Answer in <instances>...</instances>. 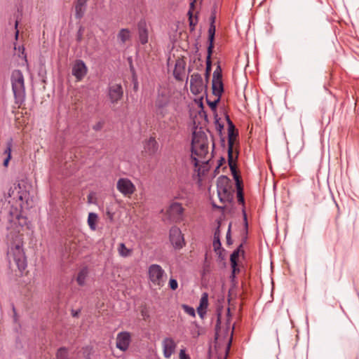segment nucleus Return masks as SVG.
Segmentation results:
<instances>
[{
    "instance_id": "obj_1",
    "label": "nucleus",
    "mask_w": 359,
    "mask_h": 359,
    "mask_svg": "<svg viewBox=\"0 0 359 359\" xmlns=\"http://www.w3.org/2000/svg\"><path fill=\"white\" fill-rule=\"evenodd\" d=\"M27 196V193L26 191H22L21 189V187L20 184H14L13 187H11L8 192V196L6 197V201H7V207L11 205V210H9V217L8 220L11 223H13L16 224L17 222L20 226H22L26 224V218L22 217L18 212V210L17 208H13L14 203L18 205L19 202V205L22 206V203L24 200H25Z\"/></svg>"
},
{
    "instance_id": "obj_2",
    "label": "nucleus",
    "mask_w": 359,
    "mask_h": 359,
    "mask_svg": "<svg viewBox=\"0 0 359 359\" xmlns=\"http://www.w3.org/2000/svg\"><path fill=\"white\" fill-rule=\"evenodd\" d=\"M208 153V144L204 133H193L191 141V159L195 166L199 163L196 156L200 158H205Z\"/></svg>"
},
{
    "instance_id": "obj_3",
    "label": "nucleus",
    "mask_w": 359,
    "mask_h": 359,
    "mask_svg": "<svg viewBox=\"0 0 359 359\" xmlns=\"http://www.w3.org/2000/svg\"><path fill=\"white\" fill-rule=\"evenodd\" d=\"M9 253L13 256L18 269L23 271L27 267V259L22 248V240L21 236L16 234L15 240L11 242Z\"/></svg>"
},
{
    "instance_id": "obj_4",
    "label": "nucleus",
    "mask_w": 359,
    "mask_h": 359,
    "mask_svg": "<svg viewBox=\"0 0 359 359\" xmlns=\"http://www.w3.org/2000/svg\"><path fill=\"white\" fill-rule=\"evenodd\" d=\"M11 81L15 103L21 104L25 100V79L22 72L19 69L13 71Z\"/></svg>"
},
{
    "instance_id": "obj_5",
    "label": "nucleus",
    "mask_w": 359,
    "mask_h": 359,
    "mask_svg": "<svg viewBox=\"0 0 359 359\" xmlns=\"http://www.w3.org/2000/svg\"><path fill=\"white\" fill-rule=\"evenodd\" d=\"M149 280L154 285L161 287L164 285L166 274L163 268L156 264L149 266L148 269Z\"/></svg>"
},
{
    "instance_id": "obj_6",
    "label": "nucleus",
    "mask_w": 359,
    "mask_h": 359,
    "mask_svg": "<svg viewBox=\"0 0 359 359\" xmlns=\"http://www.w3.org/2000/svg\"><path fill=\"white\" fill-rule=\"evenodd\" d=\"M217 193L220 201L229 200L232 197L231 192V182L226 176L221 175L218 177L217 182Z\"/></svg>"
},
{
    "instance_id": "obj_7",
    "label": "nucleus",
    "mask_w": 359,
    "mask_h": 359,
    "mask_svg": "<svg viewBox=\"0 0 359 359\" xmlns=\"http://www.w3.org/2000/svg\"><path fill=\"white\" fill-rule=\"evenodd\" d=\"M170 97L165 93H159L155 101V112L157 116L163 118L168 114Z\"/></svg>"
},
{
    "instance_id": "obj_8",
    "label": "nucleus",
    "mask_w": 359,
    "mask_h": 359,
    "mask_svg": "<svg viewBox=\"0 0 359 359\" xmlns=\"http://www.w3.org/2000/svg\"><path fill=\"white\" fill-rule=\"evenodd\" d=\"M116 188L125 196H130L135 191V186L128 178H120L116 183Z\"/></svg>"
},
{
    "instance_id": "obj_9",
    "label": "nucleus",
    "mask_w": 359,
    "mask_h": 359,
    "mask_svg": "<svg viewBox=\"0 0 359 359\" xmlns=\"http://www.w3.org/2000/svg\"><path fill=\"white\" fill-rule=\"evenodd\" d=\"M123 96V90L121 84H110L108 87V97L111 104L118 103Z\"/></svg>"
},
{
    "instance_id": "obj_10",
    "label": "nucleus",
    "mask_w": 359,
    "mask_h": 359,
    "mask_svg": "<svg viewBox=\"0 0 359 359\" xmlns=\"http://www.w3.org/2000/svg\"><path fill=\"white\" fill-rule=\"evenodd\" d=\"M170 241L176 249H180L184 246V239L178 227L172 226L170 229Z\"/></svg>"
},
{
    "instance_id": "obj_11",
    "label": "nucleus",
    "mask_w": 359,
    "mask_h": 359,
    "mask_svg": "<svg viewBox=\"0 0 359 359\" xmlns=\"http://www.w3.org/2000/svg\"><path fill=\"white\" fill-rule=\"evenodd\" d=\"M72 75L77 81H81L88 72V68L81 60H76L72 66Z\"/></svg>"
},
{
    "instance_id": "obj_12",
    "label": "nucleus",
    "mask_w": 359,
    "mask_h": 359,
    "mask_svg": "<svg viewBox=\"0 0 359 359\" xmlns=\"http://www.w3.org/2000/svg\"><path fill=\"white\" fill-rule=\"evenodd\" d=\"M190 88L191 91L195 95L202 93L204 84L202 76L198 73H194L191 76Z\"/></svg>"
},
{
    "instance_id": "obj_13",
    "label": "nucleus",
    "mask_w": 359,
    "mask_h": 359,
    "mask_svg": "<svg viewBox=\"0 0 359 359\" xmlns=\"http://www.w3.org/2000/svg\"><path fill=\"white\" fill-rule=\"evenodd\" d=\"M131 341L130 334L128 332H121L116 337V347L121 351H126Z\"/></svg>"
},
{
    "instance_id": "obj_14",
    "label": "nucleus",
    "mask_w": 359,
    "mask_h": 359,
    "mask_svg": "<svg viewBox=\"0 0 359 359\" xmlns=\"http://www.w3.org/2000/svg\"><path fill=\"white\" fill-rule=\"evenodd\" d=\"M162 346L163 356L168 359L174 353L177 345L172 338L166 337L162 341Z\"/></svg>"
},
{
    "instance_id": "obj_15",
    "label": "nucleus",
    "mask_w": 359,
    "mask_h": 359,
    "mask_svg": "<svg viewBox=\"0 0 359 359\" xmlns=\"http://www.w3.org/2000/svg\"><path fill=\"white\" fill-rule=\"evenodd\" d=\"M184 209L180 203L174 202L170 204L168 210L169 216L174 220L182 219Z\"/></svg>"
},
{
    "instance_id": "obj_16",
    "label": "nucleus",
    "mask_w": 359,
    "mask_h": 359,
    "mask_svg": "<svg viewBox=\"0 0 359 359\" xmlns=\"http://www.w3.org/2000/svg\"><path fill=\"white\" fill-rule=\"evenodd\" d=\"M226 118L228 123V146H233L238 133L236 131L235 126L228 115L226 116Z\"/></svg>"
},
{
    "instance_id": "obj_17",
    "label": "nucleus",
    "mask_w": 359,
    "mask_h": 359,
    "mask_svg": "<svg viewBox=\"0 0 359 359\" xmlns=\"http://www.w3.org/2000/svg\"><path fill=\"white\" fill-rule=\"evenodd\" d=\"M145 152L149 155L151 156L156 154L158 149V144L154 137H151L147 140L144 145Z\"/></svg>"
},
{
    "instance_id": "obj_18",
    "label": "nucleus",
    "mask_w": 359,
    "mask_h": 359,
    "mask_svg": "<svg viewBox=\"0 0 359 359\" xmlns=\"http://www.w3.org/2000/svg\"><path fill=\"white\" fill-rule=\"evenodd\" d=\"M87 6V0H77L75 4V17L77 19L83 18Z\"/></svg>"
},
{
    "instance_id": "obj_19",
    "label": "nucleus",
    "mask_w": 359,
    "mask_h": 359,
    "mask_svg": "<svg viewBox=\"0 0 359 359\" xmlns=\"http://www.w3.org/2000/svg\"><path fill=\"white\" fill-rule=\"evenodd\" d=\"M88 269L86 266L81 268L76 277V283L80 286H83L86 284V279L88 276Z\"/></svg>"
},
{
    "instance_id": "obj_20",
    "label": "nucleus",
    "mask_w": 359,
    "mask_h": 359,
    "mask_svg": "<svg viewBox=\"0 0 359 359\" xmlns=\"http://www.w3.org/2000/svg\"><path fill=\"white\" fill-rule=\"evenodd\" d=\"M236 189H237V198L238 202L244 207L245 205V199H244V194H243V189L241 184L236 185ZM243 218L244 221L245 222L246 225L247 223V215L245 210V208H243Z\"/></svg>"
},
{
    "instance_id": "obj_21",
    "label": "nucleus",
    "mask_w": 359,
    "mask_h": 359,
    "mask_svg": "<svg viewBox=\"0 0 359 359\" xmlns=\"http://www.w3.org/2000/svg\"><path fill=\"white\" fill-rule=\"evenodd\" d=\"M212 89L214 95L222 97V95L224 92V85L222 80L212 81Z\"/></svg>"
},
{
    "instance_id": "obj_22",
    "label": "nucleus",
    "mask_w": 359,
    "mask_h": 359,
    "mask_svg": "<svg viewBox=\"0 0 359 359\" xmlns=\"http://www.w3.org/2000/svg\"><path fill=\"white\" fill-rule=\"evenodd\" d=\"M215 30H216L215 25H210V27H209V29H208L209 46L208 47V52H210V51L213 50Z\"/></svg>"
},
{
    "instance_id": "obj_23",
    "label": "nucleus",
    "mask_w": 359,
    "mask_h": 359,
    "mask_svg": "<svg viewBox=\"0 0 359 359\" xmlns=\"http://www.w3.org/2000/svg\"><path fill=\"white\" fill-rule=\"evenodd\" d=\"M12 142H13V140L11 139L9 141H8V142L6 144V149L4 153L7 155V156L4 159V163H3L5 167L8 166V163L11 158Z\"/></svg>"
},
{
    "instance_id": "obj_24",
    "label": "nucleus",
    "mask_w": 359,
    "mask_h": 359,
    "mask_svg": "<svg viewBox=\"0 0 359 359\" xmlns=\"http://www.w3.org/2000/svg\"><path fill=\"white\" fill-rule=\"evenodd\" d=\"M97 221V215L95 212H90L88 217V224L93 231L96 229V222Z\"/></svg>"
},
{
    "instance_id": "obj_25",
    "label": "nucleus",
    "mask_w": 359,
    "mask_h": 359,
    "mask_svg": "<svg viewBox=\"0 0 359 359\" xmlns=\"http://www.w3.org/2000/svg\"><path fill=\"white\" fill-rule=\"evenodd\" d=\"M118 251L119 255L123 257H129L132 252V250L126 248L123 243H121L118 245Z\"/></svg>"
},
{
    "instance_id": "obj_26",
    "label": "nucleus",
    "mask_w": 359,
    "mask_h": 359,
    "mask_svg": "<svg viewBox=\"0 0 359 359\" xmlns=\"http://www.w3.org/2000/svg\"><path fill=\"white\" fill-rule=\"evenodd\" d=\"M229 165L231 174H232V175L233 177V179H234L235 182H236V186L238 185V184H241V180L240 179V177H239V175L238 174V172H237L236 163H235V164L229 163Z\"/></svg>"
},
{
    "instance_id": "obj_27",
    "label": "nucleus",
    "mask_w": 359,
    "mask_h": 359,
    "mask_svg": "<svg viewBox=\"0 0 359 359\" xmlns=\"http://www.w3.org/2000/svg\"><path fill=\"white\" fill-rule=\"evenodd\" d=\"M212 51L208 52V55L206 57V68H205V79L208 80L210 76V74L212 69V62H211V55Z\"/></svg>"
},
{
    "instance_id": "obj_28",
    "label": "nucleus",
    "mask_w": 359,
    "mask_h": 359,
    "mask_svg": "<svg viewBox=\"0 0 359 359\" xmlns=\"http://www.w3.org/2000/svg\"><path fill=\"white\" fill-rule=\"evenodd\" d=\"M139 39L142 44H145L148 41V34L147 31L145 28L140 27L139 28Z\"/></svg>"
},
{
    "instance_id": "obj_29",
    "label": "nucleus",
    "mask_w": 359,
    "mask_h": 359,
    "mask_svg": "<svg viewBox=\"0 0 359 359\" xmlns=\"http://www.w3.org/2000/svg\"><path fill=\"white\" fill-rule=\"evenodd\" d=\"M242 244H241L240 246L231 253L230 256L231 265L235 266L238 264L237 260L239 257L240 248H242Z\"/></svg>"
},
{
    "instance_id": "obj_30",
    "label": "nucleus",
    "mask_w": 359,
    "mask_h": 359,
    "mask_svg": "<svg viewBox=\"0 0 359 359\" xmlns=\"http://www.w3.org/2000/svg\"><path fill=\"white\" fill-rule=\"evenodd\" d=\"M118 39L125 43L130 38V32L127 29H121L118 34Z\"/></svg>"
},
{
    "instance_id": "obj_31",
    "label": "nucleus",
    "mask_w": 359,
    "mask_h": 359,
    "mask_svg": "<svg viewBox=\"0 0 359 359\" xmlns=\"http://www.w3.org/2000/svg\"><path fill=\"white\" fill-rule=\"evenodd\" d=\"M57 359H69L67 349L65 347H61L57 350L56 354Z\"/></svg>"
},
{
    "instance_id": "obj_32",
    "label": "nucleus",
    "mask_w": 359,
    "mask_h": 359,
    "mask_svg": "<svg viewBox=\"0 0 359 359\" xmlns=\"http://www.w3.org/2000/svg\"><path fill=\"white\" fill-rule=\"evenodd\" d=\"M198 306L207 309L208 306V294L207 292L202 294Z\"/></svg>"
},
{
    "instance_id": "obj_33",
    "label": "nucleus",
    "mask_w": 359,
    "mask_h": 359,
    "mask_svg": "<svg viewBox=\"0 0 359 359\" xmlns=\"http://www.w3.org/2000/svg\"><path fill=\"white\" fill-rule=\"evenodd\" d=\"M233 146H228V163L229 164L231 163V164H235L236 163V158H237V156H236L235 158L233 157Z\"/></svg>"
},
{
    "instance_id": "obj_34",
    "label": "nucleus",
    "mask_w": 359,
    "mask_h": 359,
    "mask_svg": "<svg viewBox=\"0 0 359 359\" xmlns=\"http://www.w3.org/2000/svg\"><path fill=\"white\" fill-rule=\"evenodd\" d=\"M222 69H221L220 66L218 65L213 72L212 81L222 80Z\"/></svg>"
},
{
    "instance_id": "obj_35",
    "label": "nucleus",
    "mask_w": 359,
    "mask_h": 359,
    "mask_svg": "<svg viewBox=\"0 0 359 359\" xmlns=\"http://www.w3.org/2000/svg\"><path fill=\"white\" fill-rule=\"evenodd\" d=\"M182 308L183 309L184 311L186 313L189 314V316H191L192 317L196 316V312L193 307H191L189 305H187V304H182Z\"/></svg>"
},
{
    "instance_id": "obj_36",
    "label": "nucleus",
    "mask_w": 359,
    "mask_h": 359,
    "mask_svg": "<svg viewBox=\"0 0 359 359\" xmlns=\"http://www.w3.org/2000/svg\"><path fill=\"white\" fill-rule=\"evenodd\" d=\"M216 97H217V98L213 101H210L207 99L208 104L209 105L210 109L213 111L216 110L217 104L219 102L220 99H221V97H219V96H216Z\"/></svg>"
},
{
    "instance_id": "obj_37",
    "label": "nucleus",
    "mask_w": 359,
    "mask_h": 359,
    "mask_svg": "<svg viewBox=\"0 0 359 359\" xmlns=\"http://www.w3.org/2000/svg\"><path fill=\"white\" fill-rule=\"evenodd\" d=\"M215 128L219 132V134H222V130L224 129V125L220 123V118H218L217 115L215 116Z\"/></svg>"
},
{
    "instance_id": "obj_38",
    "label": "nucleus",
    "mask_w": 359,
    "mask_h": 359,
    "mask_svg": "<svg viewBox=\"0 0 359 359\" xmlns=\"http://www.w3.org/2000/svg\"><path fill=\"white\" fill-rule=\"evenodd\" d=\"M222 247V244L220 242V238H214L213 241V248L215 251L219 250Z\"/></svg>"
},
{
    "instance_id": "obj_39",
    "label": "nucleus",
    "mask_w": 359,
    "mask_h": 359,
    "mask_svg": "<svg viewBox=\"0 0 359 359\" xmlns=\"http://www.w3.org/2000/svg\"><path fill=\"white\" fill-rule=\"evenodd\" d=\"M169 287L171 290H175L178 287V283L177 280L170 278L169 280Z\"/></svg>"
},
{
    "instance_id": "obj_40",
    "label": "nucleus",
    "mask_w": 359,
    "mask_h": 359,
    "mask_svg": "<svg viewBox=\"0 0 359 359\" xmlns=\"http://www.w3.org/2000/svg\"><path fill=\"white\" fill-rule=\"evenodd\" d=\"M189 26L191 27V29L193 30L194 29V27L196 26V25L197 24V18H196L195 20L192 18V15L191 14V12L189 11Z\"/></svg>"
},
{
    "instance_id": "obj_41",
    "label": "nucleus",
    "mask_w": 359,
    "mask_h": 359,
    "mask_svg": "<svg viewBox=\"0 0 359 359\" xmlns=\"http://www.w3.org/2000/svg\"><path fill=\"white\" fill-rule=\"evenodd\" d=\"M226 243H227V245H231L233 243V241H232L231 238V224L229 226V229H228V231H227V233H226Z\"/></svg>"
},
{
    "instance_id": "obj_42",
    "label": "nucleus",
    "mask_w": 359,
    "mask_h": 359,
    "mask_svg": "<svg viewBox=\"0 0 359 359\" xmlns=\"http://www.w3.org/2000/svg\"><path fill=\"white\" fill-rule=\"evenodd\" d=\"M196 310H197V313H198V316H200V318L201 319H203L206 314V309H203L201 307L198 306Z\"/></svg>"
},
{
    "instance_id": "obj_43",
    "label": "nucleus",
    "mask_w": 359,
    "mask_h": 359,
    "mask_svg": "<svg viewBox=\"0 0 359 359\" xmlns=\"http://www.w3.org/2000/svg\"><path fill=\"white\" fill-rule=\"evenodd\" d=\"M104 123V122L103 121L97 122L95 125L93 126V130L96 131L100 130L102 128Z\"/></svg>"
},
{
    "instance_id": "obj_44",
    "label": "nucleus",
    "mask_w": 359,
    "mask_h": 359,
    "mask_svg": "<svg viewBox=\"0 0 359 359\" xmlns=\"http://www.w3.org/2000/svg\"><path fill=\"white\" fill-rule=\"evenodd\" d=\"M231 269H232L231 277L232 278H234L235 276H236V273L239 271V269L237 267L238 264L235 265V266H233V265H231Z\"/></svg>"
},
{
    "instance_id": "obj_45",
    "label": "nucleus",
    "mask_w": 359,
    "mask_h": 359,
    "mask_svg": "<svg viewBox=\"0 0 359 359\" xmlns=\"http://www.w3.org/2000/svg\"><path fill=\"white\" fill-rule=\"evenodd\" d=\"M180 359H190V357L186 354L185 351L184 349L180 350Z\"/></svg>"
},
{
    "instance_id": "obj_46",
    "label": "nucleus",
    "mask_w": 359,
    "mask_h": 359,
    "mask_svg": "<svg viewBox=\"0 0 359 359\" xmlns=\"http://www.w3.org/2000/svg\"><path fill=\"white\" fill-rule=\"evenodd\" d=\"M80 311H81L80 309H78V310L72 309V316L75 317V318L78 317L79 313H80Z\"/></svg>"
},
{
    "instance_id": "obj_47",
    "label": "nucleus",
    "mask_w": 359,
    "mask_h": 359,
    "mask_svg": "<svg viewBox=\"0 0 359 359\" xmlns=\"http://www.w3.org/2000/svg\"><path fill=\"white\" fill-rule=\"evenodd\" d=\"M214 238H220V230H219V226H218L215 233H214Z\"/></svg>"
},
{
    "instance_id": "obj_48",
    "label": "nucleus",
    "mask_w": 359,
    "mask_h": 359,
    "mask_svg": "<svg viewBox=\"0 0 359 359\" xmlns=\"http://www.w3.org/2000/svg\"><path fill=\"white\" fill-rule=\"evenodd\" d=\"M216 17L214 14H212L210 16V25H215Z\"/></svg>"
},
{
    "instance_id": "obj_49",
    "label": "nucleus",
    "mask_w": 359,
    "mask_h": 359,
    "mask_svg": "<svg viewBox=\"0 0 359 359\" xmlns=\"http://www.w3.org/2000/svg\"><path fill=\"white\" fill-rule=\"evenodd\" d=\"M15 29H17V27H18V21H16V22H15ZM18 34H19V31H18V29H16V32H15V39H18Z\"/></svg>"
},
{
    "instance_id": "obj_50",
    "label": "nucleus",
    "mask_w": 359,
    "mask_h": 359,
    "mask_svg": "<svg viewBox=\"0 0 359 359\" xmlns=\"http://www.w3.org/2000/svg\"><path fill=\"white\" fill-rule=\"evenodd\" d=\"M137 88H138V84H137V82L135 81V83H134V88H135V90H137Z\"/></svg>"
},
{
    "instance_id": "obj_51",
    "label": "nucleus",
    "mask_w": 359,
    "mask_h": 359,
    "mask_svg": "<svg viewBox=\"0 0 359 359\" xmlns=\"http://www.w3.org/2000/svg\"><path fill=\"white\" fill-rule=\"evenodd\" d=\"M220 323V319H219V317H218L217 318V326Z\"/></svg>"
},
{
    "instance_id": "obj_52",
    "label": "nucleus",
    "mask_w": 359,
    "mask_h": 359,
    "mask_svg": "<svg viewBox=\"0 0 359 359\" xmlns=\"http://www.w3.org/2000/svg\"><path fill=\"white\" fill-rule=\"evenodd\" d=\"M10 237L13 238L12 233L11 232L9 235H8V238L10 239Z\"/></svg>"
},
{
    "instance_id": "obj_53",
    "label": "nucleus",
    "mask_w": 359,
    "mask_h": 359,
    "mask_svg": "<svg viewBox=\"0 0 359 359\" xmlns=\"http://www.w3.org/2000/svg\"><path fill=\"white\" fill-rule=\"evenodd\" d=\"M229 313H230V310H229V309H228V314H229Z\"/></svg>"
}]
</instances>
